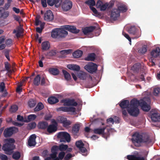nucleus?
Here are the masks:
<instances>
[{"label":"nucleus","mask_w":160,"mask_h":160,"mask_svg":"<svg viewBox=\"0 0 160 160\" xmlns=\"http://www.w3.org/2000/svg\"><path fill=\"white\" fill-rule=\"evenodd\" d=\"M96 54L94 53L88 54V56L85 58V60L87 61H94L95 59Z\"/></svg>","instance_id":"nucleus-32"},{"label":"nucleus","mask_w":160,"mask_h":160,"mask_svg":"<svg viewBox=\"0 0 160 160\" xmlns=\"http://www.w3.org/2000/svg\"><path fill=\"white\" fill-rule=\"evenodd\" d=\"M132 140L134 145L137 147L141 146L142 144L148 146L152 144V140L150 136L146 133L136 132L132 135Z\"/></svg>","instance_id":"nucleus-2"},{"label":"nucleus","mask_w":160,"mask_h":160,"mask_svg":"<svg viewBox=\"0 0 160 160\" xmlns=\"http://www.w3.org/2000/svg\"><path fill=\"white\" fill-rule=\"evenodd\" d=\"M52 153L50 154L49 158H51V159L55 158H58L57 157V154H58L57 150H54L53 149V146L52 147L51 149Z\"/></svg>","instance_id":"nucleus-39"},{"label":"nucleus","mask_w":160,"mask_h":160,"mask_svg":"<svg viewBox=\"0 0 160 160\" xmlns=\"http://www.w3.org/2000/svg\"><path fill=\"white\" fill-rule=\"evenodd\" d=\"M85 3L88 5L90 7H93L96 4L94 0H88L85 2Z\"/></svg>","instance_id":"nucleus-48"},{"label":"nucleus","mask_w":160,"mask_h":160,"mask_svg":"<svg viewBox=\"0 0 160 160\" xmlns=\"http://www.w3.org/2000/svg\"><path fill=\"white\" fill-rule=\"evenodd\" d=\"M138 106H140L142 110L145 112H148L151 109L150 105L143 100H141L140 101H139Z\"/></svg>","instance_id":"nucleus-12"},{"label":"nucleus","mask_w":160,"mask_h":160,"mask_svg":"<svg viewBox=\"0 0 160 160\" xmlns=\"http://www.w3.org/2000/svg\"><path fill=\"white\" fill-rule=\"evenodd\" d=\"M127 158L129 160H145L144 157L137 156L135 155H128Z\"/></svg>","instance_id":"nucleus-25"},{"label":"nucleus","mask_w":160,"mask_h":160,"mask_svg":"<svg viewBox=\"0 0 160 160\" xmlns=\"http://www.w3.org/2000/svg\"><path fill=\"white\" fill-rule=\"evenodd\" d=\"M62 102L63 103L64 106H71L76 107L78 105V103L74 99H66L62 100Z\"/></svg>","instance_id":"nucleus-10"},{"label":"nucleus","mask_w":160,"mask_h":160,"mask_svg":"<svg viewBox=\"0 0 160 160\" xmlns=\"http://www.w3.org/2000/svg\"><path fill=\"white\" fill-rule=\"evenodd\" d=\"M60 121L61 123L63 124L65 127H67L71 125V122L70 121L67 120L66 118L61 117L60 118Z\"/></svg>","instance_id":"nucleus-20"},{"label":"nucleus","mask_w":160,"mask_h":160,"mask_svg":"<svg viewBox=\"0 0 160 160\" xmlns=\"http://www.w3.org/2000/svg\"><path fill=\"white\" fill-rule=\"evenodd\" d=\"M151 55L152 58H156L158 56H160V49L157 47L155 49L152 50L151 52Z\"/></svg>","instance_id":"nucleus-22"},{"label":"nucleus","mask_w":160,"mask_h":160,"mask_svg":"<svg viewBox=\"0 0 160 160\" xmlns=\"http://www.w3.org/2000/svg\"><path fill=\"white\" fill-rule=\"evenodd\" d=\"M138 103L139 100L136 99L134 98L131 101L129 106L127 110L131 116L137 117L139 113L138 108Z\"/></svg>","instance_id":"nucleus-3"},{"label":"nucleus","mask_w":160,"mask_h":160,"mask_svg":"<svg viewBox=\"0 0 160 160\" xmlns=\"http://www.w3.org/2000/svg\"><path fill=\"white\" fill-rule=\"evenodd\" d=\"M4 55L6 58L8 60L10 61V57L9 55V50H6L4 52Z\"/></svg>","instance_id":"nucleus-63"},{"label":"nucleus","mask_w":160,"mask_h":160,"mask_svg":"<svg viewBox=\"0 0 160 160\" xmlns=\"http://www.w3.org/2000/svg\"><path fill=\"white\" fill-rule=\"evenodd\" d=\"M48 101V102L51 104H54L59 102L58 99L54 96H51L49 97Z\"/></svg>","instance_id":"nucleus-29"},{"label":"nucleus","mask_w":160,"mask_h":160,"mask_svg":"<svg viewBox=\"0 0 160 160\" xmlns=\"http://www.w3.org/2000/svg\"><path fill=\"white\" fill-rule=\"evenodd\" d=\"M68 146L66 144H61L59 146L54 145L53 146V149L54 150H59L61 152H64L66 151Z\"/></svg>","instance_id":"nucleus-18"},{"label":"nucleus","mask_w":160,"mask_h":160,"mask_svg":"<svg viewBox=\"0 0 160 160\" xmlns=\"http://www.w3.org/2000/svg\"><path fill=\"white\" fill-rule=\"evenodd\" d=\"M36 135L35 134H32L31 135L28 140V145L30 147H34L35 146L36 142Z\"/></svg>","instance_id":"nucleus-17"},{"label":"nucleus","mask_w":160,"mask_h":160,"mask_svg":"<svg viewBox=\"0 0 160 160\" xmlns=\"http://www.w3.org/2000/svg\"><path fill=\"white\" fill-rule=\"evenodd\" d=\"M108 3H106L104 4H103L100 8L101 11H105L106 10L107 7L108 6Z\"/></svg>","instance_id":"nucleus-57"},{"label":"nucleus","mask_w":160,"mask_h":160,"mask_svg":"<svg viewBox=\"0 0 160 160\" xmlns=\"http://www.w3.org/2000/svg\"><path fill=\"white\" fill-rule=\"evenodd\" d=\"M83 52L80 50H77L75 51L72 53V55L75 58H80L82 56Z\"/></svg>","instance_id":"nucleus-33"},{"label":"nucleus","mask_w":160,"mask_h":160,"mask_svg":"<svg viewBox=\"0 0 160 160\" xmlns=\"http://www.w3.org/2000/svg\"><path fill=\"white\" fill-rule=\"evenodd\" d=\"M62 2V0H47V3L48 5L51 6L55 5V7L58 8L59 7Z\"/></svg>","instance_id":"nucleus-19"},{"label":"nucleus","mask_w":160,"mask_h":160,"mask_svg":"<svg viewBox=\"0 0 160 160\" xmlns=\"http://www.w3.org/2000/svg\"><path fill=\"white\" fill-rule=\"evenodd\" d=\"M12 40L11 39H9L7 40L5 42V43L6 45L8 46H9L12 44Z\"/></svg>","instance_id":"nucleus-62"},{"label":"nucleus","mask_w":160,"mask_h":160,"mask_svg":"<svg viewBox=\"0 0 160 160\" xmlns=\"http://www.w3.org/2000/svg\"><path fill=\"white\" fill-rule=\"evenodd\" d=\"M131 69L134 72H138L139 71H142V72H143V68L139 62L135 63L132 67Z\"/></svg>","instance_id":"nucleus-14"},{"label":"nucleus","mask_w":160,"mask_h":160,"mask_svg":"<svg viewBox=\"0 0 160 160\" xmlns=\"http://www.w3.org/2000/svg\"><path fill=\"white\" fill-rule=\"evenodd\" d=\"M44 19L47 21H50L53 20V15L51 10H48L44 13Z\"/></svg>","instance_id":"nucleus-16"},{"label":"nucleus","mask_w":160,"mask_h":160,"mask_svg":"<svg viewBox=\"0 0 160 160\" xmlns=\"http://www.w3.org/2000/svg\"><path fill=\"white\" fill-rule=\"evenodd\" d=\"M40 76L39 74L37 75L33 80V83L36 86H38L40 83Z\"/></svg>","instance_id":"nucleus-36"},{"label":"nucleus","mask_w":160,"mask_h":160,"mask_svg":"<svg viewBox=\"0 0 160 160\" xmlns=\"http://www.w3.org/2000/svg\"><path fill=\"white\" fill-rule=\"evenodd\" d=\"M36 126V124L35 122H32L28 124V128L29 129H31L35 128Z\"/></svg>","instance_id":"nucleus-52"},{"label":"nucleus","mask_w":160,"mask_h":160,"mask_svg":"<svg viewBox=\"0 0 160 160\" xmlns=\"http://www.w3.org/2000/svg\"><path fill=\"white\" fill-rule=\"evenodd\" d=\"M95 28V26L86 27L82 29V32L84 35H87V34L92 32Z\"/></svg>","instance_id":"nucleus-24"},{"label":"nucleus","mask_w":160,"mask_h":160,"mask_svg":"<svg viewBox=\"0 0 160 160\" xmlns=\"http://www.w3.org/2000/svg\"><path fill=\"white\" fill-rule=\"evenodd\" d=\"M90 8L95 14V16L98 17L101 16V14L100 13L98 12V11L95 8L93 7L90 6Z\"/></svg>","instance_id":"nucleus-49"},{"label":"nucleus","mask_w":160,"mask_h":160,"mask_svg":"<svg viewBox=\"0 0 160 160\" xmlns=\"http://www.w3.org/2000/svg\"><path fill=\"white\" fill-rule=\"evenodd\" d=\"M160 92V88L159 87H157L154 88L153 91V95L155 96H157Z\"/></svg>","instance_id":"nucleus-54"},{"label":"nucleus","mask_w":160,"mask_h":160,"mask_svg":"<svg viewBox=\"0 0 160 160\" xmlns=\"http://www.w3.org/2000/svg\"><path fill=\"white\" fill-rule=\"evenodd\" d=\"M56 53V51L52 50L49 52H47L45 54V55L48 58H50L52 57L55 55Z\"/></svg>","instance_id":"nucleus-38"},{"label":"nucleus","mask_w":160,"mask_h":160,"mask_svg":"<svg viewBox=\"0 0 160 160\" xmlns=\"http://www.w3.org/2000/svg\"><path fill=\"white\" fill-rule=\"evenodd\" d=\"M65 152H61L59 153L58 158L59 159V160H62L65 157Z\"/></svg>","instance_id":"nucleus-55"},{"label":"nucleus","mask_w":160,"mask_h":160,"mask_svg":"<svg viewBox=\"0 0 160 160\" xmlns=\"http://www.w3.org/2000/svg\"><path fill=\"white\" fill-rule=\"evenodd\" d=\"M103 4L102 1L101 0H98L96 4V7L97 8H100V7Z\"/></svg>","instance_id":"nucleus-59"},{"label":"nucleus","mask_w":160,"mask_h":160,"mask_svg":"<svg viewBox=\"0 0 160 160\" xmlns=\"http://www.w3.org/2000/svg\"><path fill=\"white\" fill-rule=\"evenodd\" d=\"M18 109V107L16 105H13L11 106L10 109V112L12 113L15 112Z\"/></svg>","instance_id":"nucleus-51"},{"label":"nucleus","mask_w":160,"mask_h":160,"mask_svg":"<svg viewBox=\"0 0 160 160\" xmlns=\"http://www.w3.org/2000/svg\"><path fill=\"white\" fill-rule=\"evenodd\" d=\"M5 88L4 83L3 82H1L0 84V92H3L4 91Z\"/></svg>","instance_id":"nucleus-56"},{"label":"nucleus","mask_w":160,"mask_h":160,"mask_svg":"<svg viewBox=\"0 0 160 160\" xmlns=\"http://www.w3.org/2000/svg\"><path fill=\"white\" fill-rule=\"evenodd\" d=\"M48 71L50 74L55 75H58L59 72L58 69L56 68H50Z\"/></svg>","instance_id":"nucleus-35"},{"label":"nucleus","mask_w":160,"mask_h":160,"mask_svg":"<svg viewBox=\"0 0 160 160\" xmlns=\"http://www.w3.org/2000/svg\"><path fill=\"white\" fill-rule=\"evenodd\" d=\"M77 77L80 79L84 80L86 78L87 74L83 72H80L78 73Z\"/></svg>","instance_id":"nucleus-41"},{"label":"nucleus","mask_w":160,"mask_h":160,"mask_svg":"<svg viewBox=\"0 0 160 160\" xmlns=\"http://www.w3.org/2000/svg\"><path fill=\"white\" fill-rule=\"evenodd\" d=\"M44 106L42 102H40L38 104L34 110L35 112L38 111L42 110Z\"/></svg>","instance_id":"nucleus-40"},{"label":"nucleus","mask_w":160,"mask_h":160,"mask_svg":"<svg viewBox=\"0 0 160 160\" xmlns=\"http://www.w3.org/2000/svg\"><path fill=\"white\" fill-rule=\"evenodd\" d=\"M42 49L43 51H46L48 50L50 48L49 42L48 41L43 42L41 44Z\"/></svg>","instance_id":"nucleus-30"},{"label":"nucleus","mask_w":160,"mask_h":160,"mask_svg":"<svg viewBox=\"0 0 160 160\" xmlns=\"http://www.w3.org/2000/svg\"><path fill=\"white\" fill-rule=\"evenodd\" d=\"M67 67L69 69L75 71H78L80 69L79 66L77 65L69 64L67 65Z\"/></svg>","instance_id":"nucleus-28"},{"label":"nucleus","mask_w":160,"mask_h":160,"mask_svg":"<svg viewBox=\"0 0 160 160\" xmlns=\"http://www.w3.org/2000/svg\"><path fill=\"white\" fill-rule=\"evenodd\" d=\"M106 129V128H98L95 129L93 132L94 133L98 134H103L104 133V130Z\"/></svg>","instance_id":"nucleus-34"},{"label":"nucleus","mask_w":160,"mask_h":160,"mask_svg":"<svg viewBox=\"0 0 160 160\" xmlns=\"http://www.w3.org/2000/svg\"><path fill=\"white\" fill-rule=\"evenodd\" d=\"M57 110L58 111H62L65 112H71L74 113L75 112L76 109L73 107H62L57 108Z\"/></svg>","instance_id":"nucleus-13"},{"label":"nucleus","mask_w":160,"mask_h":160,"mask_svg":"<svg viewBox=\"0 0 160 160\" xmlns=\"http://www.w3.org/2000/svg\"><path fill=\"white\" fill-rule=\"evenodd\" d=\"M130 104L129 100H123L119 104V105L122 109H127L129 106Z\"/></svg>","instance_id":"nucleus-23"},{"label":"nucleus","mask_w":160,"mask_h":160,"mask_svg":"<svg viewBox=\"0 0 160 160\" xmlns=\"http://www.w3.org/2000/svg\"><path fill=\"white\" fill-rule=\"evenodd\" d=\"M152 120L154 122L160 121V115L157 113H152L151 115Z\"/></svg>","instance_id":"nucleus-27"},{"label":"nucleus","mask_w":160,"mask_h":160,"mask_svg":"<svg viewBox=\"0 0 160 160\" xmlns=\"http://www.w3.org/2000/svg\"><path fill=\"white\" fill-rule=\"evenodd\" d=\"M6 142L4 144L2 147V149L5 152V154L11 155L13 152V150L15 148L14 145L15 140L12 138L5 139Z\"/></svg>","instance_id":"nucleus-4"},{"label":"nucleus","mask_w":160,"mask_h":160,"mask_svg":"<svg viewBox=\"0 0 160 160\" xmlns=\"http://www.w3.org/2000/svg\"><path fill=\"white\" fill-rule=\"evenodd\" d=\"M57 137L60 138V141L65 142H69L71 140L70 134L67 132H59L58 134Z\"/></svg>","instance_id":"nucleus-5"},{"label":"nucleus","mask_w":160,"mask_h":160,"mask_svg":"<svg viewBox=\"0 0 160 160\" xmlns=\"http://www.w3.org/2000/svg\"><path fill=\"white\" fill-rule=\"evenodd\" d=\"M80 128V125L78 123L75 124L72 127V132L74 134L78 133Z\"/></svg>","instance_id":"nucleus-31"},{"label":"nucleus","mask_w":160,"mask_h":160,"mask_svg":"<svg viewBox=\"0 0 160 160\" xmlns=\"http://www.w3.org/2000/svg\"><path fill=\"white\" fill-rule=\"evenodd\" d=\"M72 157V156L71 154L70 153H68L64 158V160H69Z\"/></svg>","instance_id":"nucleus-60"},{"label":"nucleus","mask_w":160,"mask_h":160,"mask_svg":"<svg viewBox=\"0 0 160 160\" xmlns=\"http://www.w3.org/2000/svg\"><path fill=\"white\" fill-rule=\"evenodd\" d=\"M37 103L36 100L34 99H30L28 102V106L31 108L34 107L35 106Z\"/></svg>","instance_id":"nucleus-42"},{"label":"nucleus","mask_w":160,"mask_h":160,"mask_svg":"<svg viewBox=\"0 0 160 160\" xmlns=\"http://www.w3.org/2000/svg\"><path fill=\"white\" fill-rule=\"evenodd\" d=\"M120 16L119 11L117 8L113 9L112 10L110 14V17L112 19L115 21Z\"/></svg>","instance_id":"nucleus-15"},{"label":"nucleus","mask_w":160,"mask_h":160,"mask_svg":"<svg viewBox=\"0 0 160 160\" xmlns=\"http://www.w3.org/2000/svg\"><path fill=\"white\" fill-rule=\"evenodd\" d=\"M117 10L120 12H127L128 8L127 7L123 4H120L118 5Z\"/></svg>","instance_id":"nucleus-21"},{"label":"nucleus","mask_w":160,"mask_h":160,"mask_svg":"<svg viewBox=\"0 0 160 160\" xmlns=\"http://www.w3.org/2000/svg\"><path fill=\"white\" fill-rule=\"evenodd\" d=\"M12 1V0H8L7 2L5 3L4 7L2 8L3 9V11H7L9 7H10L11 4V2Z\"/></svg>","instance_id":"nucleus-43"},{"label":"nucleus","mask_w":160,"mask_h":160,"mask_svg":"<svg viewBox=\"0 0 160 160\" xmlns=\"http://www.w3.org/2000/svg\"><path fill=\"white\" fill-rule=\"evenodd\" d=\"M63 11L67 12L71 9L72 6V3L71 1L69 0L62 1L60 5Z\"/></svg>","instance_id":"nucleus-7"},{"label":"nucleus","mask_w":160,"mask_h":160,"mask_svg":"<svg viewBox=\"0 0 160 160\" xmlns=\"http://www.w3.org/2000/svg\"><path fill=\"white\" fill-rule=\"evenodd\" d=\"M122 35L127 39H128L129 42H130V44H131V38L129 37V35L125 33V32H122Z\"/></svg>","instance_id":"nucleus-58"},{"label":"nucleus","mask_w":160,"mask_h":160,"mask_svg":"<svg viewBox=\"0 0 160 160\" xmlns=\"http://www.w3.org/2000/svg\"><path fill=\"white\" fill-rule=\"evenodd\" d=\"M65 30L75 34L78 33L79 32V30L77 29L75 26L65 25L63 26L62 28L53 29L51 32V37L53 38L58 39L64 38L68 35V32Z\"/></svg>","instance_id":"nucleus-1"},{"label":"nucleus","mask_w":160,"mask_h":160,"mask_svg":"<svg viewBox=\"0 0 160 160\" xmlns=\"http://www.w3.org/2000/svg\"><path fill=\"white\" fill-rule=\"evenodd\" d=\"M75 144L77 147L79 149L81 148L84 146V144L81 141H77L76 142Z\"/></svg>","instance_id":"nucleus-53"},{"label":"nucleus","mask_w":160,"mask_h":160,"mask_svg":"<svg viewBox=\"0 0 160 160\" xmlns=\"http://www.w3.org/2000/svg\"><path fill=\"white\" fill-rule=\"evenodd\" d=\"M5 68L7 71L9 72L10 71V65L8 62L5 63Z\"/></svg>","instance_id":"nucleus-61"},{"label":"nucleus","mask_w":160,"mask_h":160,"mask_svg":"<svg viewBox=\"0 0 160 160\" xmlns=\"http://www.w3.org/2000/svg\"><path fill=\"white\" fill-rule=\"evenodd\" d=\"M48 125V123L46 121H42L39 122L38 127L39 129L44 130L47 129Z\"/></svg>","instance_id":"nucleus-26"},{"label":"nucleus","mask_w":160,"mask_h":160,"mask_svg":"<svg viewBox=\"0 0 160 160\" xmlns=\"http://www.w3.org/2000/svg\"><path fill=\"white\" fill-rule=\"evenodd\" d=\"M84 68L88 72L92 73L97 71L98 66L96 64L91 62L86 65Z\"/></svg>","instance_id":"nucleus-9"},{"label":"nucleus","mask_w":160,"mask_h":160,"mask_svg":"<svg viewBox=\"0 0 160 160\" xmlns=\"http://www.w3.org/2000/svg\"><path fill=\"white\" fill-rule=\"evenodd\" d=\"M62 72L64 76L65 79L67 81L70 80L71 78V76L70 74L66 71L64 70H62Z\"/></svg>","instance_id":"nucleus-44"},{"label":"nucleus","mask_w":160,"mask_h":160,"mask_svg":"<svg viewBox=\"0 0 160 160\" xmlns=\"http://www.w3.org/2000/svg\"><path fill=\"white\" fill-rule=\"evenodd\" d=\"M45 24V23L44 22H43L42 23H41L40 24V28L37 27L36 28V31L39 33H41L42 32V30L44 28Z\"/></svg>","instance_id":"nucleus-45"},{"label":"nucleus","mask_w":160,"mask_h":160,"mask_svg":"<svg viewBox=\"0 0 160 160\" xmlns=\"http://www.w3.org/2000/svg\"><path fill=\"white\" fill-rule=\"evenodd\" d=\"M21 155L19 152L17 151L13 153L12 155V158L15 160H18L20 157Z\"/></svg>","instance_id":"nucleus-46"},{"label":"nucleus","mask_w":160,"mask_h":160,"mask_svg":"<svg viewBox=\"0 0 160 160\" xmlns=\"http://www.w3.org/2000/svg\"><path fill=\"white\" fill-rule=\"evenodd\" d=\"M128 32L130 34L135 36V38H139L141 35V32L135 26L130 27L128 29Z\"/></svg>","instance_id":"nucleus-8"},{"label":"nucleus","mask_w":160,"mask_h":160,"mask_svg":"<svg viewBox=\"0 0 160 160\" xmlns=\"http://www.w3.org/2000/svg\"><path fill=\"white\" fill-rule=\"evenodd\" d=\"M52 124L48 125L47 132L50 133L55 132L57 130L58 124L56 121L53 120L52 121Z\"/></svg>","instance_id":"nucleus-11"},{"label":"nucleus","mask_w":160,"mask_h":160,"mask_svg":"<svg viewBox=\"0 0 160 160\" xmlns=\"http://www.w3.org/2000/svg\"><path fill=\"white\" fill-rule=\"evenodd\" d=\"M72 52V50L69 49L61 50L60 51V53L62 55V56L64 57L67 55L71 53Z\"/></svg>","instance_id":"nucleus-37"},{"label":"nucleus","mask_w":160,"mask_h":160,"mask_svg":"<svg viewBox=\"0 0 160 160\" xmlns=\"http://www.w3.org/2000/svg\"><path fill=\"white\" fill-rule=\"evenodd\" d=\"M147 50V47L146 45H144L141 48L139 49L138 52L139 53L142 54H144Z\"/></svg>","instance_id":"nucleus-47"},{"label":"nucleus","mask_w":160,"mask_h":160,"mask_svg":"<svg viewBox=\"0 0 160 160\" xmlns=\"http://www.w3.org/2000/svg\"><path fill=\"white\" fill-rule=\"evenodd\" d=\"M36 116L34 114L29 115L28 117V120L26 122H28L33 120L36 118Z\"/></svg>","instance_id":"nucleus-50"},{"label":"nucleus","mask_w":160,"mask_h":160,"mask_svg":"<svg viewBox=\"0 0 160 160\" xmlns=\"http://www.w3.org/2000/svg\"><path fill=\"white\" fill-rule=\"evenodd\" d=\"M18 131V128L15 127H10L6 128L3 132V135L5 138L10 137L14 133L17 132Z\"/></svg>","instance_id":"nucleus-6"},{"label":"nucleus","mask_w":160,"mask_h":160,"mask_svg":"<svg viewBox=\"0 0 160 160\" xmlns=\"http://www.w3.org/2000/svg\"><path fill=\"white\" fill-rule=\"evenodd\" d=\"M0 158L2 160H8V158L7 156L4 154L1 155L0 156Z\"/></svg>","instance_id":"nucleus-64"}]
</instances>
